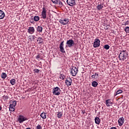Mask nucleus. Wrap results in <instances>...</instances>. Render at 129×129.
<instances>
[{"label": "nucleus", "instance_id": "nucleus-1", "mask_svg": "<svg viewBox=\"0 0 129 129\" xmlns=\"http://www.w3.org/2000/svg\"><path fill=\"white\" fill-rule=\"evenodd\" d=\"M127 52L126 50H122L120 52L118 58L119 60L121 61H124V60H126V58H127Z\"/></svg>", "mask_w": 129, "mask_h": 129}, {"label": "nucleus", "instance_id": "nucleus-2", "mask_svg": "<svg viewBox=\"0 0 129 129\" xmlns=\"http://www.w3.org/2000/svg\"><path fill=\"white\" fill-rule=\"evenodd\" d=\"M52 93L53 95H60L61 94V90L60 89V88L58 87H54L52 89Z\"/></svg>", "mask_w": 129, "mask_h": 129}, {"label": "nucleus", "instance_id": "nucleus-3", "mask_svg": "<svg viewBox=\"0 0 129 129\" xmlns=\"http://www.w3.org/2000/svg\"><path fill=\"white\" fill-rule=\"evenodd\" d=\"M69 19L68 18H61L59 20V23L64 26L69 24Z\"/></svg>", "mask_w": 129, "mask_h": 129}, {"label": "nucleus", "instance_id": "nucleus-4", "mask_svg": "<svg viewBox=\"0 0 129 129\" xmlns=\"http://www.w3.org/2000/svg\"><path fill=\"white\" fill-rule=\"evenodd\" d=\"M66 44L67 47H69V48H71V47H73V46L75 45V43L74 42V40L70 39L67 40Z\"/></svg>", "mask_w": 129, "mask_h": 129}, {"label": "nucleus", "instance_id": "nucleus-5", "mask_svg": "<svg viewBox=\"0 0 129 129\" xmlns=\"http://www.w3.org/2000/svg\"><path fill=\"white\" fill-rule=\"evenodd\" d=\"M47 10L45 7L42 8V11L41 12V17L43 20L47 19Z\"/></svg>", "mask_w": 129, "mask_h": 129}, {"label": "nucleus", "instance_id": "nucleus-6", "mask_svg": "<svg viewBox=\"0 0 129 129\" xmlns=\"http://www.w3.org/2000/svg\"><path fill=\"white\" fill-rule=\"evenodd\" d=\"M77 72H78V69L76 67H73L71 72V75H72V76H76Z\"/></svg>", "mask_w": 129, "mask_h": 129}, {"label": "nucleus", "instance_id": "nucleus-7", "mask_svg": "<svg viewBox=\"0 0 129 129\" xmlns=\"http://www.w3.org/2000/svg\"><path fill=\"white\" fill-rule=\"evenodd\" d=\"M67 3L70 7L76 6V0H67Z\"/></svg>", "mask_w": 129, "mask_h": 129}, {"label": "nucleus", "instance_id": "nucleus-8", "mask_svg": "<svg viewBox=\"0 0 129 129\" xmlns=\"http://www.w3.org/2000/svg\"><path fill=\"white\" fill-rule=\"evenodd\" d=\"M100 46V40L99 39H95L94 42V48H98Z\"/></svg>", "mask_w": 129, "mask_h": 129}, {"label": "nucleus", "instance_id": "nucleus-9", "mask_svg": "<svg viewBox=\"0 0 129 129\" xmlns=\"http://www.w3.org/2000/svg\"><path fill=\"white\" fill-rule=\"evenodd\" d=\"M25 120H28V118L25 117L23 115H20L18 118V121L19 123H22V122H24Z\"/></svg>", "mask_w": 129, "mask_h": 129}, {"label": "nucleus", "instance_id": "nucleus-10", "mask_svg": "<svg viewBox=\"0 0 129 129\" xmlns=\"http://www.w3.org/2000/svg\"><path fill=\"white\" fill-rule=\"evenodd\" d=\"M59 49L61 53H66L65 49H64V41H62L60 44Z\"/></svg>", "mask_w": 129, "mask_h": 129}, {"label": "nucleus", "instance_id": "nucleus-11", "mask_svg": "<svg viewBox=\"0 0 129 129\" xmlns=\"http://www.w3.org/2000/svg\"><path fill=\"white\" fill-rule=\"evenodd\" d=\"M27 33L31 35H32V34H34V33H35V28H34V27H29L28 28Z\"/></svg>", "mask_w": 129, "mask_h": 129}, {"label": "nucleus", "instance_id": "nucleus-12", "mask_svg": "<svg viewBox=\"0 0 129 129\" xmlns=\"http://www.w3.org/2000/svg\"><path fill=\"white\" fill-rule=\"evenodd\" d=\"M65 83L67 86H71V84H72V79L70 78H68L66 80Z\"/></svg>", "mask_w": 129, "mask_h": 129}, {"label": "nucleus", "instance_id": "nucleus-13", "mask_svg": "<svg viewBox=\"0 0 129 129\" xmlns=\"http://www.w3.org/2000/svg\"><path fill=\"white\" fill-rule=\"evenodd\" d=\"M124 122V118L123 117L120 118L118 120V123L119 125L121 126L122 124H123V123Z\"/></svg>", "mask_w": 129, "mask_h": 129}, {"label": "nucleus", "instance_id": "nucleus-14", "mask_svg": "<svg viewBox=\"0 0 129 129\" xmlns=\"http://www.w3.org/2000/svg\"><path fill=\"white\" fill-rule=\"evenodd\" d=\"M105 102V104L107 107H109V106L112 105V103L110 101V99L106 100Z\"/></svg>", "mask_w": 129, "mask_h": 129}, {"label": "nucleus", "instance_id": "nucleus-15", "mask_svg": "<svg viewBox=\"0 0 129 129\" xmlns=\"http://www.w3.org/2000/svg\"><path fill=\"white\" fill-rule=\"evenodd\" d=\"M36 31L38 33H42L43 32V27L41 26H38L36 28Z\"/></svg>", "mask_w": 129, "mask_h": 129}, {"label": "nucleus", "instance_id": "nucleus-16", "mask_svg": "<svg viewBox=\"0 0 129 129\" xmlns=\"http://www.w3.org/2000/svg\"><path fill=\"white\" fill-rule=\"evenodd\" d=\"M5 12L3 11L2 10H0V20H3L4 18H5Z\"/></svg>", "mask_w": 129, "mask_h": 129}, {"label": "nucleus", "instance_id": "nucleus-17", "mask_svg": "<svg viewBox=\"0 0 129 129\" xmlns=\"http://www.w3.org/2000/svg\"><path fill=\"white\" fill-rule=\"evenodd\" d=\"M41 117L43 118V119H46L47 118V113L42 112L40 114Z\"/></svg>", "mask_w": 129, "mask_h": 129}, {"label": "nucleus", "instance_id": "nucleus-18", "mask_svg": "<svg viewBox=\"0 0 129 129\" xmlns=\"http://www.w3.org/2000/svg\"><path fill=\"white\" fill-rule=\"evenodd\" d=\"M101 120L98 117H96L95 118V122L96 124H99L100 123Z\"/></svg>", "mask_w": 129, "mask_h": 129}, {"label": "nucleus", "instance_id": "nucleus-19", "mask_svg": "<svg viewBox=\"0 0 129 129\" xmlns=\"http://www.w3.org/2000/svg\"><path fill=\"white\" fill-rule=\"evenodd\" d=\"M97 85H98L97 82L94 81L92 82V86H93V87H97Z\"/></svg>", "mask_w": 129, "mask_h": 129}, {"label": "nucleus", "instance_id": "nucleus-20", "mask_svg": "<svg viewBox=\"0 0 129 129\" xmlns=\"http://www.w3.org/2000/svg\"><path fill=\"white\" fill-rule=\"evenodd\" d=\"M56 5H58V7H59V8H62L63 7V3H62V2H61V1H60V0H57Z\"/></svg>", "mask_w": 129, "mask_h": 129}, {"label": "nucleus", "instance_id": "nucleus-21", "mask_svg": "<svg viewBox=\"0 0 129 129\" xmlns=\"http://www.w3.org/2000/svg\"><path fill=\"white\" fill-rule=\"evenodd\" d=\"M33 20L34 22H39V21H40V17L35 16L34 17Z\"/></svg>", "mask_w": 129, "mask_h": 129}, {"label": "nucleus", "instance_id": "nucleus-22", "mask_svg": "<svg viewBox=\"0 0 129 129\" xmlns=\"http://www.w3.org/2000/svg\"><path fill=\"white\" fill-rule=\"evenodd\" d=\"M97 77H99L98 73H96L94 75H92V78H93L94 79H97Z\"/></svg>", "mask_w": 129, "mask_h": 129}, {"label": "nucleus", "instance_id": "nucleus-23", "mask_svg": "<svg viewBox=\"0 0 129 129\" xmlns=\"http://www.w3.org/2000/svg\"><path fill=\"white\" fill-rule=\"evenodd\" d=\"M35 35H30L28 36V39L30 41H33V40H35Z\"/></svg>", "mask_w": 129, "mask_h": 129}, {"label": "nucleus", "instance_id": "nucleus-24", "mask_svg": "<svg viewBox=\"0 0 129 129\" xmlns=\"http://www.w3.org/2000/svg\"><path fill=\"white\" fill-rule=\"evenodd\" d=\"M7 74H6V73H2V75H1V78H2V79H6V78H7Z\"/></svg>", "mask_w": 129, "mask_h": 129}, {"label": "nucleus", "instance_id": "nucleus-25", "mask_svg": "<svg viewBox=\"0 0 129 129\" xmlns=\"http://www.w3.org/2000/svg\"><path fill=\"white\" fill-rule=\"evenodd\" d=\"M37 42H38V44H42L43 43V38L42 37H38L37 39Z\"/></svg>", "mask_w": 129, "mask_h": 129}, {"label": "nucleus", "instance_id": "nucleus-26", "mask_svg": "<svg viewBox=\"0 0 129 129\" xmlns=\"http://www.w3.org/2000/svg\"><path fill=\"white\" fill-rule=\"evenodd\" d=\"M10 83L12 85H15V84H16V79H13L11 80Z\"/></svg>", "mask_w": 129, "mask_h": 129}, {"label": "nucleus", "instance_id": "nucleus-27", "mask_svg": "<svg viewBox=\"0 0 129 129\" xmlns=\"http://www.w3.org/2000/svg\"><path fill=\"white\" fill-rule=\"evenodd\" d=\"M103 8V6L101 5H98V6H97V9L98 11H100V10H101Z\"/></svg>", "mask_w": 129, "mask_h": 129}, {"label": "nucleus", "instance_id": "nucleus-28", "mask_svg": "<svg viewBox=\"0 0 129 129\" xmlns=\"http://www.w3.org/2000/svg\"><path fill=\"white\" fill-rule=\"evenodd\" d=\"M120 93H122V90H119L117 91L116 93L114 94V96H116V95H117L118 94H120Z\"/></svg>", "mask_w": 129, "mask_h": 129}, {"label": "nucleus", "instance_id": "nucleus-29", "mask_svg": "<svg viewBox=\"0 0 129 129\" xmlns=\"http://www.w3.org/2000/svg\"><path fill=\"white\" fill-rule=\"evenodd\" d=\"M59 78H60V79H61V80H64V79H65L66 78V76H65L63 74H60L59 76Z\"/></svg>", "mask_w": 129, "mask_h": 129}, {"label": "nucleus", "instance_id": "nucleus-30", "mask_svg": "<svg viewBox=\"0 0 129 129\" xmlns=\"http://www.w3.org/2000/svg\"><path fill=\"white\" fill-rule=\"evenodd\" d=\"M103 48H104L105 50H109V48H110V46H109V45L108 44H105L104 45Z\"/></svg>", "mask_w": 129, "mask_h": 129}, {"label": "nucleus", "instance_id": "nucleus-31", "mask_svg": "<svg viewBox=\"0 0 129 129\" xmlns=\"http://www.w3.org/2000/svg\"><path fill=\"white\" fill-rule=\"evenodd\" d=\"M57 117L58 118H61V117H62V112H58V114H57Z\"/></svg>", "mask_w": 129, "mask_h": 129}, {"label": "nucleus", "instance_id": "nucleus-32", "mask_svg": "<svg viewBox=\"0 0 129 129\" xmlns=\"http://www.w3.org/2000/svg\"><path fill=\"white\" fill-rule=\"evenodd\" d=\"M36 58L37 60H38V61H40V60H42V58L41 57V56L40 55H37Z\"/></svg>", "mask_w": 129, "mask_h": 129}, {"label": "nucleus", "instance_id": "nucleus-33", "mask_svg": "<svg viewBox=\"0 0 129 129\" xmlns=\"http://www.w3.org/2000/svg\"><path fill=\"white\" fill-rule=\"evenodd\" d=\"M14 107H16V106L17 105V101L15 100L13 102V103L11 104Z\"/></svg>", "mask_w": 129, "mask_h": 129}, {"label": "nucleus", "instance_id": "nucleus-34", "mask_svg": "<svg viewBox=\"0 0 129 129\" xmlns=\"http://www.w3.org/2000/svg\"><path fill=\"white\" fill-rule=\"evenodd\" d=\"M124 31L126 32V33H129V27H125Z\"/></svg>", "mask_w": 129, "mask_h": 129}, {"label": "nucleus", "instance_id": "nucleus-35", "mask_svg": "<svg viewBox=\"0 0 129 129\" xmlns=\"http://www.w3.org/2000/svg\"><path fill=\"white\" fill-rule=\"evenodd\" d=\"M33 71H34V72H35V73H39V72H40V70L35 69L33 70Z\"/></svg>", "mask_w": 129, "mask_h": 129}, {"label": "nucleus", "instance_id": "nucleus-36", "mask_svg": "<svg viewBox=\"0 0 129 129\" xmlns=\"http://www.w3.org/2000/svg\"><path fill=\"white\" fill-rule=\"evenodd\" d=\"M51 2L54 4V5H56L57 3L58 2V0H51Z\"/></svg>", "mask_w": 129, "mask_h": 129}, {"label": "nucleus", "instance_id": "nucleus-37", "mask_svg": "<svg viewBox=\"0 0 129 129\" xmlns=\"http://www.w3.org/2000/svg\"><path fill=\"white\" fill-rule=\"evenodd\" d=\"M36 129H42V126L40 124H38L36 126Z\"/></svg>", "mask_w": 129, "mask_h": 129}, {"label": "nucleus", "instance_id": "nucleus-38", "mask_svg": "<svg viewBox=\"0 0 129 129\" xmlns=\"http://www.w3.org/2000/svg\"><path fill=\"white\" fill-rule=\"evenodd\" d=\"M9 110L10 111H15V107H14V108H10V109H9Z\"/></svg>", "mask_w": 129, "mask_h": 129}, {"label": "nucleus", "instance_id": "nucleus-39", "mask_svg": "<svg viewBox=\"0 0 129 129\" xmlns=\"http://www.w3.org/2000/svg\"><path fill=\"white\" fill-rule=\"evenodd\" d=\"M14 107H15L14 106H13L12 105V104H11L10 105V108H14Z\"/></svg>", "mask_w": 129, "mask_h": 129}, {"label": "nucleus", "instance_id": "nucleus-40", "mask_svg": "<svg viewBox=\"0 0 129 129\" xmlns=\"http://www.w3.org/2000/svg\"><path fill=\"white\" fill-rule=\"evenodd\" d=\"M110 129H117L116 127H111Z\"/></svg>", "mask_w": 129, "mask_h": 129}, {"label": "nucleus", "instance_id": "nucleus-41", "mask_svg": "<svg viewBox=\"0 0 129 129\" xmlns=\"http://www.w3.org/2000/svg\"><path fill=\"white\" fill-rule=\"evenodd\" d=\"M126 25H128V22H125V26H126Z\"/></svg>", "mask_w": 129, "mask_h": 129}, {"label": "nucleus", "instance_id": "nucleus-42", "mask_svg": "<svg viewBox=\"0 0 129 129\" xmlns=\"http://www.w3.org/2000/svg\"><path fill=\"white\" fill-rule=\"evenodd\" d=\"M3 109V107H2V105H0V111Z\"/></svg>", "mask_w": 129, "mask_h": 129}, {"label": "nucleus", "instance_id": "nucleus-43", "mask_svg": "<svg viewBox=\"0 0 129 129\" xmlns=\"http://www.w3.org/2000/svg\"><path fill=\"white\" fill-rule=\"evenodd\" d=\"M108 27H109V26H106V30H107L108 29Z\"/></svg>", "mask_w": 129, "mask_h": 129}, {"label": "nucleus", "instance_id": "nucleus-44", "mask_svg": "<svg viewBox=\"0 0 129 129\" xmlns=\"http://www.w3.org/2000/svg\"><path fill=\"white\" fill-rule=\"evenodd\" d=\"M30 23H31V24H33V23H34V21H30Z\"/></svg>", "mask_w": 129, "mask_h": 129}, {"label": "nucleus", "instance_id": "nucleus-45", "mask_svg": "<svg viewBox=\"0 0 129 129\" xmlns=\"http://www.w3.org/2000/svg\"><path fill=\"white\" fill-rule=\"evenodd\" d=\"M26 129H31V128H26Z\"/></svg>", "mask_w": 129, "mask_h": 129}, {"label": "nucleus", "instance_id": "nucleus-46", "mask_svg": "<svg viewBox=\"0 0 129 129\" xmlns=\"http://www.w3.org/2000/svg\"><path fill=\"white\" fill-rule=\"evenodd\" d=\"M35 38H37V37H35H35H34V39H35Z\"/></svg>", "mask_w": 129, "mask_h": 129}]
</instances>
